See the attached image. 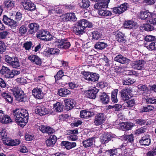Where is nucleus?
Listing matches in <instances>:
<instances>
[{"label":"nucleus","mask_w":156,"mask_h":156,"mask_svg":"<svg viewBox=\"0 0 156 156\" xmlns=\"http://www.w3.org/2000/svg\"><path fill=\"white\" fill-rule=\"evenodd\" d=\"M13 115L16 123L21 127L24 126L28 121L29 114L24 109H16L13 111Z\"/></svg>","instance_id":"nucleus-1"},{"label":"nucleus","mask_w":156,"mask_h":156,"mask_svg":"<svg viewBox=\"0 0 156 156\" xmlns=\"http://www.w3.org/2000/svg\"><path fill=\"white\" fill-rule=\"evenodd\" d=\"M92 24L85 19H82L78 21L75 24L73 28V32L77 35L83 34L86 27L91 28Z\"/></svg>","instance_id":"nucleus-2"},{"label":"nucleus","mask_w":156,"mask_h":156,"mask_svg":"<svg viewBox=\"0 0 156 156\" xmlns=\"http://www.w3.org/2000/svg\"><path fill=\"white\" fill-rule=\"evenodd\" d=\"M11 90L16 100L20 102H25L26 101V96L20 88L14 87Z\"/></svg>","instance_id":"nucleus-3"},{"label":"nucleus","mask_w":156,"mask_h":156,"mask_svg":"<svg viewBox=\"0 0 156 156\" xmlns=\"http://www.w3.org/2000/svg\"><path fill=\"white\" fill-rule=\"evenodd\" d=\"M83 77L86 80L93 82L98 81L99 78V75L96 73L89 72H84Z\"/></svg>","instance_id":"nucleus-4"},{"label":"nucleus","mask_w":156,"mask_h":156,"mask_svg":"<svg viewBox=\"0 0 156 156\" xmlns=\"http://www.w3.org/2000/svg\"><path fill=\"white\" fill-rule=\"evenodd\" d=\"M146 65V62L142 60L133 61L131 64L133 69L140 70L145 69Z\"/></svg>","instance_id":"nucleus-5"},{"label":"nucleus","mask_w":156,"mask_h":156,"mask_svg":"<svg viewBox=\"0 0 156 156\" xmlns=\"http://www.w3.org/2000/svg\"><path fill=\"white\" fill-rule=\"evenodd\" d=\"M3 21L5 24L10 26L13 29L15 28L16 27L19 25L18 22L8 17L5 15H4L3 16Z\"/></svg>","instance_id":"nucleus-6"},{"label":"nucleus","mask_w":156,"mask_h":156,"mask_svg":"<svg viewBox=\"0 0 156 156\" xmlns=\"http://www.w3.org/2000/svg\"><path fill=\"white\" fill-rule=\"evenodd\" d=\"M55 43L56 44V46L59 48L62 49H67L70 46L71 44L69 42L67 41L57 39Z\"/></svg>","instance_id":"nucleus-7"},{"label":"nucleus","mask_w":156,"mask_h":156,"mask_svg":"<svg viewBox=\"0 0 156 156\" xmlns=\"http://www.w3.org/2000/svg\"><path fill=\"white\" fill-rule=\"evenodd\" d=\"M106 119V117L103 113H98L95 116L94 123L96 126H99L104 122Z\"/></svg>","instance_id":"nucleus-8"},{"label":"nucleus","mask_w":156,"mask_h":156,"mask_svg":"<svg viewBox=\"0 0 156 156\" xmlns=\"http://www.w3.org/2000/svg\"><path fill=\"white\" fill-rule=\"evenodd\" d=\"M110 0H97L94 6V8L96 9H101L102 8H106L108 7V4Z\"/></svg>","instance_id":"nucleus-9"},{"label":"nucleus","mask_w":156,"mask_h":156,"mask_svg":"<svg viewBox=\"0 0 156 156\" xmlns=\"http://www.w3.org/2000/svg\"><path fill=\"white\" fill-rule=\"evenodd\" d=\"M132 92L130 88L122 90L120 91L121 97L122 100L125 101L129 99L130 94Z\"/></svg>","instance_id":"nucleus-10"},{"label":"nucleus","mask_w":156,"mask_h":156,"mask_svg":"<svg viewBox=\"0 0 156 156\" xmlns=\"http://www.w3.org/2000/svg\"><path fill=\"white\" fill-rule=\"evenodd\" d=\"M3 140V143L6 145L9 146H14L18 145L20 143V141L19 139H12L11 138H5Z\"/></svg>","instance_id":"nucleus-11"},{"label":"nucleus","mask_w":156,"mask_h":156,"mask_svg":"<svg viewBox=\"0 0 156 156\" xmlns=\"http://www.w3.org/2000/svg\"><path fill=\"white\" fill-rule=\"evenodd\" d=\"M128 7L127 3H124L121 4L120 6L114 7L113 11L116 14H120L126 11Z\"/></svg>","instance_id":"nucleus-12"},{"label":"nucleus","mask_w":156,"mask_h":156,"mask_svg":"<svg viewBox=\"0 0 156 156\" xmlns=\"http://www.w3.org/2000/svg\"><path fill=\"white\" fill-rule=\"evenodd\" d=\"M22 4L24 9L26 10L32 11L36 9L35 5L30 1H24L22 2Z\"/></svg>","instance_id":"nucleus-13"},{"label":"nucleus","mask_w":156,"mask_h":156,"mask_svg":"<svg viewBox=\"0 0 156 156\" xmlns=\"http://www.w3.org/2000/svg\"><path fill=\"white\" fill-rule=\"evenodd\" d=\"M59 50L56 48H49L47 50L43 52V54L47 56L57 55L59 54Z\"/></svg>","instance_id":"nucleus-14"},{"label":"nucleus","mask_w":156,"mask_h":156,"mask_svg":"<svg viewBox=\"0 0 156 156\" xmlns=\"http://www.w3.org/2000/svg\"><path fill=\"white\" fill-rule=\"evenodd\" d=\"M115 61L121 64L129 63L130 60L126 57H124L121 55H119L114 58Z\"/></svg>","instance_id":"nucleus-15"},{"label":"nucleus","mask_w":156,"mask_h":156,"mask_svg":"<svg viewBox=\"0 0 156 156\" xmlns=\"http://www.w3.org/2000/svg\"><path fill=\"white\" fill-rule=\"evenodd\" d=\"M11 71L7 67L3 66L0 70V73L6 78H10Z\"/></svg>","instance_id":"nucleus-16"},{"label":"nucleus","mask_w":156,"mask_h":156,"mask_svg":"<svg viewBox=\"0 0 156 156\" xmlns=\"http://www.w3.org/2000/svg\"><path fill=\"white\" fill-rule=\"evenodd\" d=\"M116 40L119 42L125 41V37L124 35L121 32L117 31L113 33Z\"/></svg>","instance_id":"nucleus-17"},{"label":"nucleus","mask_w":156,"mask_h":156,"mask_svg":"<svg viewBox=\"0 0 156 156\" xmlns=\"http://www.w3.org/2000/svg\"><path fill=\"white\" fill-rule=\"evenodd\" d=\"M99 90L95 88L88 90L86 93V96L88 98L94 99L96 97V94L98 92Z\"/></svg>","instance_id":"nucleus-18"},{"label":"nucleus","mask_w":156,"mask_h":156,"mask_svg":"<svg viewBox=\"0 0 156 156\" xmlns=\"http://www.w3.org/2000/svg\"><path fill=\"white\" fill-rule=\"evenodd\" d=\"M66 108L68 110L72 109L75 105V101L73 99H66L64 100Z\"/></svg>","instance_id":"nucleus-19"},{"label":"nucleus","mask_w":156,"mask_h":156,"mask_svg":"<svg viewBox=\"0 0 156 156\" xmlns=\"http://www.w3.org/2000/svg\"><path fill=\"white\" fill-rule=\"evenodd\" d=\"M56 137L54 135H51L46 141V144L48 147H53L57 141Z\"/></svg>","instance_id":"nucleus-20"},{"label":"nucleus","mask_w":156,"mask_h":156,"mask_svg":"<svg viewBox=\"0 0 156 156\" xmlns=\"http://www.w3.org/2000/svg\"><path fill=\"white\" fill-rule=\"evenodd\" d=\"M94 113L92 112L87 111L86 110H82L80 113V117L81 118L88 119L94 115Z\"/></svg>","instance_id":"nucleus-21"},{"label":"nucleus","mask_w":156,"mask_h":156,"mask_svg":"<svg viewBox=\"0 0 156 156\" xmlns=\"http://www.w3.org/2000/svg\"><path fill=\"white\" fill-rule=\"evenodd\" d=\"M49 33L46 31L44 30H42L40 31V39L44 40L45 41H49L50 38H49Z\"/></svg>","instance_id":"nucleus-22"},{"label":"nucleus","mask_w":156,"mask_h":156,"mask_svg":"<svg viewBox=\"0 0 156 156\" xmlns=\"http://www.w3.org/2000/svg\"><path fill=\"white\" fill-rule=\"evenodd\" d=\"M100 101L103 104H105L108 103L109 99L108 96L105 93H101L99 95Z\"/></svg>","instance_id":"nucleus-23"},{"label":"nucleus","mask_w":156,"mask_h":156,"mask_svg":"<svg viewBox=\"0 0 156 156\" xmlns=\"http://www.w3.org/2000/svg\"><path fill=\"white\" fill-rule=\"evenodd\" d=\"M153 14L150 12L147 11L141 12L139 15L140 18L142 20H146L147 22L149 17H151Z\"/></svg>","instance_id":"nucleus-24"},{"label":"nucleus","mask_w":156,"mask_h":156,"mask_svg":"<svg viewBox=\"0 0 156 156\" xmlns=\"http://www.w3.org/2000/svg\"><path fill=\"white\" fill-rule=\"evenodd\" d=\"M46 105L44 103H42L40 105V115H44L48 113L49 111L46 108Z\"/></svg>","instance_id":"nucleus-25"},{"label":"nucleus","mask_w":156,"mask_h":156,"mask_svg":"<svg viewBox=\"0 0 156 156\" xmlns=\"http://www.w3.org/2000/svg\"><path fill=\"white\" fill-rule=\"evenodd\" d=\"M28 26L30 28V30H29V33L31 34H32L33 33L37 32L39 29V26L38 24L35 23L30 24Z\"/></svg>","instance_id":"nucleus-26"},{"label":"nucleus","mask_w":156,"mask_h":156,"mask_svg":"<svg viewBox=\"0 0 156 156\" xmlns=\"http://www.w3.org/2000/svg\"><path fill=\"white\" fill-rule=\"evenodd\" d=\"M139 142L142 145L148 146L151 143V139L148 135L142 137Z\"/></svg>","instance_id":"nucleus-27"},{"label":"nucleus","mask_w":156,"mask_h":156,"mask_svg":"<svg viewBox=\"0 0 156 156\" xmlns=\"http://www.w3.org/2000/svg\"><path fill=\"white\" fill-rule=\"evenodd\" d=\"M133 126V124L129 122H122L121 125V129L123 130L131 129Z\"/></svg>","instance_id":"nucleus-28"},{"label":"nucleus","mask_w":156,"mask_h":156,"mask_svg":"<svg viewBox=\"0 0 156 156\" xmlns=\"http://www.w3.org/2000/svg\"><path fill=\"white\" fill-rule=\"evenodd\" d=\"M62 146H64L65 148L68 149L69 150L76 146V144L75 142H70L68 141H63L62 142Z\"/></svg>","instance_id":"nucleus-29"},{"label":"nucleus","mask_w":156,"mask_h":156,"mask_svg":"<svg viewBox=\"0 0 156 156\" xmlns=\"http://www.w3.org/2000/svg\"><path fill=\"white\" fill-rule=\"evenodd\" d=\"M112 138L111 134L109 133H105L100 137V140L103 143L108 142Z\"/></svg>","instance_id":"nucleus-30"},{"label":"nucleus","mask_w":156,"mask_h":156,"mask_svg":"<svg viewBox=\"0 0 156 156\" xmlns=\"http://www.w3.org/2000/svg\"><path fill=\"white\" fill-rule=\"evenodd\" d=\"M95 141L94 138L91 137L83 142V146L85 147H88L91 146L93 144Z\"/></svg>","instance_id":"nucleus-31"},{"label":"nucleus","mask_w":156,"mask_h":156,"mask_svg":"<svg viewBox=\"0 0 156 156\" xmlns=\"http://www.w3.org/2000/svg\"><path fill=\"white\" fill-rule=\"evenodd\" d=\"M70 93V91L66 88H61L58 89V94L62 97H66Z\"/></svg>","instance_id":"nucleus-32"},{"label":"nucleus","mask_w":156,"mask_h":156,"mask_svg":"<svg viewBox=\"0 0 156 156\" xmlns=\"http://www.w3.org/2000/svg\"><path fill=\"white\" fill-rule=\"evenodd\" d=\"M136 25L135 23L133 21L128 20L125 21L124 24V26L125 28L130 29L135 28Z\"/></svg>","instance_id":"nucleus-33"},{"label":"nucleus","mask_w":156,"mask_h":156,"mask_svg":"<svg viewBox=\"0 0 156 156\" xmlns=\"http://www.w3.org/2000/svg\"><path fill=\"white\" fill-rule=\"evenodd\" d=\"M117 149L114 147L112 149L106 150L104 153L105 156H113L116 155L118 153Z\"/></svg>","instance_id":"nucleus-34"},{"label":"nucleus","mask_w":156,"mask_h":156,"mask_svg":"<svg viewBox=\"0 0 156 156\" xmlns=\"http://www.w3.org/2000/svg\"><path fill=\"white\" fill-rule=\"evenodd\" d=\"M98 13L102 16H110L112 15L111 11L106 9H100L98 11Z\"/></svg>","instance_id":"nucleus-35"},{"label":"nucleus","mask_w":156,"mask_h":156,"mask_svg":"<svg viewBox=\"0 0 156 156\" xmlns=\"http://www.w3.org/2000/svg\"><path fill=\"white\" fill-rule=\"evenodd\" d=\"M90 4V2L88 0H82L79 3V5L82 9H87L89 7Z\"/></svg>","instance_id":"nucleus-36"},{"label":"nucleus","mask_w":156,"mask_h":156,"mask_svg":"<svg viewBox=\"0 0 156 156\" xmlns=\"http://www.w3.org/2000/svg\"><path fill=\"white\" fill-rule=\"evenodd\" d=\"M60 6H55V7H53L52 6L50 7L48 9V12L50 14L54 12L57 13L61 12L62 10L60 9Z\"/></svg>","instance_id":"nucleus-37"},{"label":"nucleus","mask_w":156,"mask_h":156,"mask_svg":"<svg viewBox=\"0 0 156 156\" xmlns=\"http://www.w3.org/2000/svg\"><path fill=\"white\" fill-rule=\"evenodd\" d=\"M10 66L13 68H18L20 66L19 60L17 57H13V60L10 64Z\"/></svg>","instance_id":"nucleus-38"},{"label":"nucleus","mask_w":156,"mask_h":156,"mask_svg":"<svg viewBox=\"0 0 156 156\" xmlns=\"http://www.w3.org/2000/svg\"><path fill=\"white\" fill-rule=\"evenodd\" d=\"M63 106L60 102H57L54 105L53 109L55 111L58 112H62L63 109Z\"/></svg>","instance_id":"nucleus-39"},{"label":"nucleus","mask_w":156,"mask_h":156,"mask_svg":"<svg viewBox=\"0 0 156 156\" xmlns=\"http://www.w3.org/2000/svg\"><path fill=\"white\" fill-rule=\"evenodd\" d=\"M1 95L4 98L5 101L9 103H11L13 101V98L11 95L8 93L3 92L1 93Z\"/></svg>","instance_id":"nucleus-40"},{"label":"nucleus","mask_w":156,"mask_h":156,"mask_svg":"<svg viewBox=\"0 0 156 156\" xmlns=\"http://www.w3.org/2000/svg\"><path fill=\"white\" fill-rule=\"evenodd\" d=\"M107 43L103 42H98L94 45L95 48L102 50L107 46Z\"/></svg>","instance_id":"nucleus-41"},{"label":"nucleus","mask_w":156,"mask_h":156,"mask_svg":"<svg viewBox=\"0 0 156 156\" xmlns=\"http://www.w3.org/2000/svg\"><path fill=\"white\" fill-rule=\"evenodd\" d=\"M4 4L6 7L8 8H12L14 7L15 2L12 0H5Z\"/></svg>","instance_id":"nucleus-42"},{"label":"nucleus","mask_w":156,"mask_h":156,"mask_svg":"<svg viewBox=\"0 0 156 156\" xmlns=\"http://www.w3.org/2000/svg\"><path fill=\"white\" fill-rule=\"evenodd\" d=\"M11 122L12 120L9 116L6 115L0 119V122L4 124H7Z\"/></svg>","instance_id":"nucleus-43"},{"label":"nucleus","mask_w":156,"mask_h":156,"mask_svg":"<svg viewBox=\"0 0 156 156\" xmlns=\"http://www.w3.org/2000/svg\"><path fill=\"white\" fill-rule=\"evenodd\" d=\"M118 92V89H115L112 93V102L116 103L118 101V100L117 98V96Z\"/></svg>","instance_id":"nucleus-44"},{"label":"nucleus","mask_w":156,"mask_h":156,"mask_svg":"<svg viewBox=\"0 0 156 156\" xmlns=\"http://www.w3.org/2000/svg\"><path fill=\"white\" fill-rule=\"evenodd\" d=\"M92 39L98 40L101 38V34L97 31H94L92 33Z\"/></svg>","instance_id":"nucleus-45"},{"label":"nucleus","mask_w":156,"mask_h":156,"mask_svg":"<svg viewBox=\"0 0 156 156\" xmlns=\"http://www.w3.org/2000/svg\"><path fill=\"white\" fill-rule=\"evenodd\" d=\"M28 59L32 62H35V64H39V58L36 55H30L28 57Z\"/></svg>","instance_id":"nucleus-46"},{"label":"nucleus","mask_w":156,"mask_h":156,"mask_svg":"<svg viewBox=\"0 0 156 156\" xmlns=\"http://www.w3.org/2000/svg\"><path fill=\"white\" fill-rule=\"evenodd\" d=\"M134 104V101L133 99H132L124 102L123 105L124 107H131L133 106Z\"/></svg>","instance_id":"nucleus-47"},{"label":"nucleus","mask_w":156,"mask_h":156,"mask_svg":"<svg viewBox=\"0 0 156 156\" xmlns=\"http://www.w3.org/2000/svg\"><path fill=\"white\" fill-rule=\"evenodd\" d=\"M63 73L64 72L62 70H59L57 74L54 76L55 80H57L61 79L62 77L64 76Z\"/></svg>","instance_id":"nucleus-48"},{"label":"nucleus","mask_w":156,"mask_h":156,"mask_svg":"<svg viewBox=\"0 0 156 156\" xmlns=\"http://www.w3.org/2000/svg\"><path fill=\"white\" fill-rule=\"evenodd\" d=\"M32 94L35 98L39 99V88L37 87L34 89L32 90Z\"/></svg>","instance_id":"nucleus-49"},{"label":"nucleus","mask_w":156,"mask_h":156,"mask_svg":"<svg viewBox=\"0 0 156 156\" xmlns=\"http://www.w3.org/2000/svg\"><path fill=\"white\" fill-rule=\"evenodd\" d=\"M134 82V80L131 78L123 79L122 80V83L123 85H128L133 83Z\"/></svg>","instance_id":"nucleus-50"},{"label":"nucleus","mask_w":156,"mask_h":156,"mask_svg":"<svg viewBox=\"0 0 156 156\" xmlns=\"http://www.w3.org/2000/svg\"><path fill=\"white\" fill-rule=\"evenodd\" d=\"M32 43L31 41H27L23 44V47L26 50H29L31 48H33L32 46Z\"/></svg>","instance_id":"nucleus-51"},{"label":"nucleus","mask_w":156,"mask_h":156,"mask_svg":"<svg viewBox=\"0 0 156 156\" xmlns=\"http://www.w3.org/2000/svg\"><path fill=\"white\" fill-rule=\"evenodd\" d=\"M0 136L2 138V139L3 142L5 138H8L7 137V134L6 132V130L5 129H2L0 130Z\"/></svg>","instance_id":"nucleus-52"},{"label":"nucleus","mask_w":156,"mask_h":156,"mask_svg":"<svg viewBox=\"0 0 156 156\" xmlns=\"http://www.w3.org/2000/svg\"><path fill=\"white\" fill-rule=\"evenodd\" d=\"M122 137L124 140L127 142H131L133 140V136L132 134L128 135L123 136Z\"/></svg>","instance_id":"nucleus-53"},{"label":"nucleus","mask_w":156,"mask_h":156,"mask_svg":"<svg viewBox=\"0 0 156 156\" xmlns=\"http://www.w3.org/2000/svg\"><path fill=\"white\" fill-rule=\"evenodd\" d=\"M154 108V107L151 105H148L146 107H144L142 109V112H147L153 110Z\"/></svg>","instance_id":"nucleus-54"},{"label":"nucleus","mask_w":156,"mask_h":156,"mask_svg":"<svg viewBox=\"0 0 156 156\" xmlns=\"http://www.w3.org/2000/svg\"><path fill=\"white\" fill-rule=\"evenodd\" d=\"M16 81L21 84H24L27 82L26 77H21L17 78L16 80Z\"/></svg>","instance_id":"nucleus-55"},{"label":"nucleus","mask_w":156,"mask_h":156,"mask_svg":"<svg viewBox=\"0 0 156 156\" xmlns=\"http://www.w3.org/2000/svg\"><path fill=\"white\" fill-rule=\"evenodd\" d=\"M68 20H71L73 21H76L77 20V18L76 17L75 14L73 13H68Z\"/></svg>","instance_id":"nucleus-56"},{"label":"nucleus","mask_w":156,"mask_h":156,"mask_svg":"<svg viewBox=\"0 0 156 156\" xmlns=\"http://www.w3.org/2000/svg\"><path fill=\"white\" fill-rule=\"evenodd\" d=\"M147 23H150L151 24L155 25L156 24V18H154L153 17L152 15L151 17H149Z\"/></svg>","instance_id":"nucleus-57"},{"label":"nucleus","mask_w":156,"mask_h":156,"mask_svg":"<svg viewBox=\"0 0 156 156\" xmlns=\"http://www.w3.org/2000/svg\"><path fill=\"white\" fill-rule=\"evenodd\" d=\"M19 31L20 34H24L27 31L26 27L25 26L23 25L20 27Z\"/></svg>","instance_id":"nucleus-58"},{"label":"nucleus","mask_w":156,"mask_h":156,"mask_svg":"<svg viewBox=\"0 0 156 156\" xmlns=\"http://www.w3.org/2000/svg\"><path fill=\"white\" fill-rule=\"evenodd\" d=\"M137 87L140 90L144 91L148 90V88L146 85L140 84L137 86Z\"/></svg>","instance_id":"nucleus-59"},{"label":"nucleus","mask_w":156,"mask_h":156,"mask_svg":"<svg viewBox=\"0 0 156 156\" xmlns=\"http://www.w3.org/2000/svg\"><path fill=\"white\" fill-rule=\"evenodd\" d=\"M155 39L154 36L150 35H147L145 37V41L148 42L154 41Z\"/></svg>","instance_id":"nucleus-60"},{"label":"nucleus","mask_w":156,"mask_h":156,"mask_svg":"<svg viewBox=\"0 0 156 156\" xmlns=\"http://www.w3.org/2000/svg\"><path fill=\"white\" fill-rule=\"evenodd\" d=\"M122 107V106L119 104H115L114 106H109L108 108L109 109L113 108L115 111H118Z\"/></svg>","instance_id":"nucleus-61"},{"label":"nucleus","mask_w":156,"mask_h":156,"mask_svg":"<svg viewBox=\"0 0 156 156\" xmlns=\"http://www.w3.org/2000/svg\"><path fill=\"white\" fill-rule=\"evenodd\" d=\"M9 34L7 31H3L0 32V38L4 39L6 38Z\"/></svg>","instance_id":"nucleus-62"},{"label":"nucleus","mask_w":156,"mask_h":156,"mask_svg":"<svg viewBox=\"0 0 156 156\" xmlns=\"http://www.w3.org/2000/svg\"><path fill=\"white\" fill-rule=\"evenodd\" d=\"M147 102L150 104H156V99L147 98H145Z\"/></svg>","instance_id":"nucleus-63"},{"label":"nucleus","mask_w":156,"mask_h":156,"mask_svg":"<svg viewBox=\"0 0 156 156\" xmlns=\"http://www.w3.org/2000/svg\"><path fill=\"white\" fill-rule=\"evenodd\" d=\"M148 48L151 50L156 49V42H152L148 46Z\"/></svg>","instance_id":"nucleus-64"}]
</instances>
